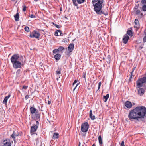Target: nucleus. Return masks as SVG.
Returning <instances> with one entry per match:
<instances>
[{"mask_svg": "<svg viewBox=\"0 0 146 146\" xmlns=\"http://www.w3.org/2000/svg\"><path fill=\"white\" fill-rule=\"evenodd\" d=\"M129 120H135L139 122V119L146 117V108L144 106H137L131 110L128 115Z\"/></svg>", "mask_w": 146, "mask_h": 146, "instance_id": "nucleus-1", "label": "nucleus"}, {"mask_svg": "<svg viewBox=\"0 0 146 146\" xmlns=\"http://www.w3.org/2000/svg\"><path fill=\"white\" fill-rule=\"evenodd\" d=\"M10 60L13 67L15 69L20 68L24 65L23 57L22 56H20L18 54L13 55Z\"/></svg>", "mask_w": 146, "mask_h": 146, "instance_id": "nucleus-2", "label": "nucleus"}, {"mask_svg": "<svg viewBox=\"0 0 146 146\" xmlns=\"http://www.w3.org/2000/svg\"><path fill=\"white\" fill-rule=\"evenodd\" d=\"M103 1V0H98L96 1H92V3L94 7V10L97 14L101 15L103 14L106 15H108V13L106 14L101 11Z\"/></svg>", "mask_w": 146, "mask_h": 146, "instance_id": "nucleus-3", "label": "nucleus"}, {"mask_svg": "<svg viewBox=\"0 0 146 146\" xmlns=\"http://www.w3.org/2000/svg\"><path fill=\"white\" fill-rule=\"evenodd\" d=\"M136 86L137 88H140L143 86V84L146 83V74L145 76L139 78L136 81Z\"/></svg>", "mask_w": 146, "mask_h": 146, "instance_id": "nucleus-4", "label": "nucleus"}, {"mask_svg": "<svg viewBox=\"0 0 146 146\" xmlns=\"http://www.w3.org/2000/svg\"><path fill=\"white\" fill-rule=\"evenodd\" d=\"M35 124H34L31 127L30 129V133H33L37 129L38 127V125L39 124V123L38 121H36Z\"/></svg>", "mask_w": 146, "mask_h": 146, "instance_id": "nucleus-5", "label": "nucleus"}, {"mask_svg": "<svg viewBox=\"0 0 146 146\" xmlns=\"http://www.w3.org/2000/svg\"><path fill=\"white\" fill-rule=\"evenodd\" d=\"M89 125L88 122H85L82 124L81 130L82 132H87L89 128Z\"/></svg>", "mask_w": 146, "mask_h": 146, "instance_id": "nucleus-6", "label": "nucleus"}, {"mask_svg": "<svg viewBox=\"0 0 146 146\" xmlns=\"http://www.w3.org/2000/svg\"><path fill=\"white\" fill-rule=\"evenodd\" d=\"M40 35V34L36 31H34L31 33L30 35V36L31 38H38Z\"/></svg>", "mask_w": 146, "mask_h": 146, "instance_id": "nucleus-7", "label": "nucleus"}, {"mask_svg": "<svg viewBox=\"0 0 146 146\" xmlns=\"http://www.w3.org/2000/svg\"><path fill=\"white\" fill-rule=\"evenodd\" d=\"M137 90V94L141 96H143L145 92V89L141 87L138 88Z\"/></svg>", "mask_w": 146, "mask_h": 146, "instance_id": "nucleus-8", "label": "nucleus"}, {"mask_svg": "<svg viewBox=\"0 0 146 146\" xmlns=\"http://www.w3.org/2000/svg\"><path fill=\"white\" fill-rule=\"evenodd\" d=\"M85 0H72V2L74 5L76 6L78 5V4L76 2V1L78 3L81 4L83 3Z\"/></svg>", "mask_w": 146, "mask_h": 146, "instance_id": "nucleus-9", "label": "nucleus"}, {"mask_svg": "<svg viewBox=\"0 0 146 146\" xmlns=\"http://www.w3.org/2000/svg\"><path fill=\"white\" fill-rule=\"evenodd\" d=\"M3 146H11V143L10 139H8L3 141Z\"/></svg>", "mask_w": 146, "mask_h": 146, "instance_id": "nucleus-10", "label": "nucleus"}, {"mask_svg": "<svg viewBox=\"0 0 146 146\" xmlns=\"http://www.w3.org/2000/svg\"><path fill=\"white\" fill-rule=\"evenodd\" d=\"M129 39V36L127 34H125L123 38V43L125 44H126L128 42V40Z\"/></svg>", "mask_w": 146, "mask_h": 146, "instance_id": "nucleus-11", "label": "nucleus"}, {"mask_svg": "<svg viewBox=\"0 0 146 146\" xmlns=\"http://www.w3.org/2000/svg\"><path fill=\"white\" fill-rule=\"evenodd\" d=\"M125 106L128 108H130L132 106L131 103L129 101H126L125 104Z\"/></svg>", "mask_w": 146, "mask_h": 146, "instance_id": "nucleus-12", "label": "nucleus"}, {"mask_svg": "<svg viewBox=\"0 0 146 146\" xmlns=\"http://www.w3.org/2000/svg\"><path fill=\"white\" fill-rule=\"evenodd\" d=\"M30 110L31 114H35L37 111H38V110L36 109L33 107H31L30 108Z\"/></svg>", "mask_w": 146, "mask_h": 146, "instance_id": "nucleus-13", "label": "nucleus"}, {"mask_svg": "<svg viewBox=\"0 0 146 146\" xmlns=\"http://www.w3.org/2000/svg\"><path fill=\"white\" fill-rule=\"evenodd\" d=\"M74 47V44L73 43L70 44L68 46V50L69 52H71L73 50Z\"/></svg>", "mask_w": 146, "mask_h": 146, "instance_id": "nucleus-14", "label": "nucleus"}, {"mask_svg": "<svg viewBox=\"0 0 146 146\" xmlns=\"http://www.w3.org/2000/svg\"><path fill=\"white\" fill-rule=\"evenodd\" d=\"M134 23V27L136 28L137 29L139 28L140 27V25L139 24V21L137 19H136L135 20Z\"/></svg>", "mask_w": 146, "mask_h": 146, "instance_id": "nucleus-15", "label": "nucleus"}, {"mask_svg": "<svg viewBox=\"0 0 146 146\" xmlns=\"http://www.w3.org/2000/svg\"><path fill=\"white\" fill-rule=\"evenodd\" d=\"M40 113L38 111H37V112L35 113V115L36 116V117L37 120H38L40 119Z\"/></svg>", "mask_w": 146, "mask_h": 146, "instance_id": "nucleus-16", "label": "nucleus"}, {"mask_svg": "<svg viewBox=\"0 0 146 146\" xmlns=\"http://www.w3.org/2000/svg\"><path fill=\"white\" fill-rule=\"evenodd\" d=\"M11 96L10 94H9L7 96L5 97L3 101V103L5 104H7L8 99Z\"/></svg>", "mask_w": 146, "mask_h": 146, "instance_id": "nucleus-17", "label": "nucleus"}, {"mask_svg": "<svg viewBox=\"0 0 146 146\" xmlns=\"http://www.w3.org/2000/svg\"><path fill=\"white\" fill-rule=\"evenodd\" d=\"M98 139L100 146H103V145H102L103 143V141L101 135L99 136L98 137Z\"/></svg>", "mask_w": 146, "mask_h": 146, "instance_id": "nucleus-18", "label": "nucleus"}, {"mask_svg": "<svg viewBox=\"0 0 146 146\" xmlns=\"http://www.w3.org/2000/svg\"><path fill=\"white\" fill-rule=\"evenodd\" d=\"M92 111L91 110L90 111L89 117L92 120H94L95 119V117L94 115H93L92 114Z\"/></svg>", "mask_w": 146, "mask_h": 146, "instance_id": "nucleus-19", "label": "nucleus"}, {"mask_svg": "<svg viewBox=\"0 0 146 146\" xmlns=\"http://www.w3.org/2000/svg\"><path fill=\"white\" fill-rule=\"evenodd\" d=\"M61 56V55L60 54L58 53L54 56V58L57 61L59 60Z\"/></svg>", "mask_w": 146, "mask_h": 146, "instance_id": "nucleus-20", "label": "nucleus"}, {"mask_svg": "<svg viewBox=\"0 0 146 146\" xmlns=\"http://www.w3.org/2000/svg\"><path fill=\"white\" fill-rule=\"evenodd\" d=\"M59 137V134L58 133H54L52 139H56L58 138Z\"/></svg>", "mask_w": 146, "mask_h": 146, "instance_id": "nucleus-21", "label": "nucleus"}, {"mask_svg": "<svg viewBox=\"0 0 146 146\" xmlns=\"http://www.w3.org/2000/svg\"><path fill=\"white\" fill-rule=\"evenodd\" d=\"M15 19L16 21H18L19 20V14L18 12L14 16Z\"/></svg>", "mask_w": 146, "mask_h": 146, "instance_id": "nucleus-22", "label": "nucleus"}, {"mask_svg": "<svg viewBox=\"0 0 146 146\" xmlns=\"http://www.w3.org/2000/svg\"><path fill=\"white\" fill-rule=\"evenodd\" d=\"M109 95L108 94H107L106 96H103V99H105L104 100V102H106L107 101V99L109 98Z\"/></svg>", "mask_w": 146, "mask_h": 146, "instance_id": "nucleus-23", "label": "nucleus"}, {"mask_svg": "<svg viewBox=\"0 0 146 146\" xmlns=\"http://www.w3.org/2000/svg\"><path fill=\"white\" fill-rule=\"evenodd\" d=\"M107 61L108 64H110L111 61V58L110 55H108L107 58Z\"/></svg>", "mask_w": 146, "mask_h": 146, "instance_id": "nucleus-24", "label": "nucleus"}, {"mask_svg": "<svg viewBox=\"0 0 146 146\" xmlns=\"http://www.w3.org/2000/svg\"><path fill=\"white\" fill-rule=\"evenodd\" d=\"M21 72V70L20 69H18L16 72V75L17 77H19L20 76V74Z\"/></svg>", "mask_w": 146, "mask_h": 146, "instance_id": "nucleus-25", "label": "nucleus"}, {"mask_svg": "<svg viewBox=\"0 0 146 146\" xmlns=\"http://www.w3.org/2000/svg\"><path fill=\"white\" fill-rule=\"evenodd\" d=\"M127 35H129L131 36H132L133 35L132 32L131 30H128L127 32Z\"/></svg>", "mask_w": 146, "mask_h": 146, "instance_id": "nucleus-26", "label": "nucleus"}, {"mask_svg": "<svg viewBox=\"0 0 146 146\" xmlns=\"http://www.w3.org/2000/svg\"><path fill=\"white\" fill-rule=\"evenodd\" d=\"M64 48L62 46L59 47L58 48L59 52H60L64 50Z\"/></svg>", "mask_w": 146, "mask_h": 146, "instance_id": "nucleus-27", "label": "nucleus"}, {"mask_svg": "<svg viewBox=\"0 0 146 146\" xmlns=\"http://www.w3.org/2000/svg\"><path fill=\"white\" fill-rule=\"evenodd\" d=\"M14 131L13 133L11 135V137L14 139V143H15L16 142V141L15 140V135L14 133Z\"/></svg>", "mask_w": 146, "mask_h": 146, "instance_id": "nucleus-28", "label": "nucleus"}, {"mask_svg": "<svg viewBox=\"0 0 146 146\" xmlns=\"http://www.w3.org/2000/svg\"><path fill=\"white\" fill-rule=\"evenodd\" d=\"M59 52V51H58V49H54L52 51L53 53L54 54H56L57 52Z\"/></svg>", "mask_w": 146, "mask_h": 146, "instance_id": "nucleus-29", "label": "nucleus"}, {"mask_svg": "<svg viewBox=\"0 0 146 146\" xmlns=\"http://www.w3.org/2000/svg\"><path fill=\"white\" fill-rule=\"evenodd\" d=\"M25 30L27 31V32H29V27L27 26H26L24 28Z\"/></svg>", "mask_w": 146, "mask_h": 146, "instance_id": "nucleus-30", "label": "nucleus"}, {"mask_svg": "<svg viewBox=\"0 0 146 146\" xmlns=\"http://www.w3.org/2000/svg\"><path fill=\"white\" fill-rule=\"evenodd\" d=\"M133 75V73H132V72H131V75L129 77V81H131V79L132 78V76Z\"/></svg>", "mask_w": 146, "mask_h": 146, "instance_id": "nucleus-31", "label": "nucleus"}, {"mask_svg": "<svg viewBox=\"0 0 146 146\" xmlns=\"http://www.w3.org/2000/svg\"><path fill=\"white\" fill-rule=\"evenodd\" d=\"M58 31V30H57L56 31L54 34V35L56 36H59V35L58 34V33L59 32Z\"/></svg>", "mask_w": 146, "mask_h": 146, "instance_id": "nucleus-32", "label": "nucleus"}, {"mask_svg": "<svg viewBox=\"0 0 146 146\" xmlns=\"http://www.w3.org/2000/svg\"><path fill=\"white\" fill-rule=\"evenodd\" d=\"M143 10L144 11H146V5H143L142 7Z\"/></svg>", "mask_w": 146, "mask_h": 146, "instance_id": "nucleus-33", "label": "nucleus"}, {"mask_svg": "<svg viewBox=\"0 0 146 146\" xmlns=\"http://www.w3.org/2000/svg\"><path fill=\"white\" fill-rule=\"evenodd\" d=\"M23 10L24 11H26L27 7L25 5H24L23 6Z\"/></svg>", "mask_w": 146, "mask_h": 146, "instance_id": "nucleus-34", "label": "nucleus"}, {"mask_svg": "<svg viewBox=\"0 0 146 146\" xmlns=\"http://www.w3.org/2000/svg\"><path fill=\"white\" fill-rule=\"evenodd\" d=\"M101 82H99L98 84V90H99L100 88L101 85Z\"/></svg>", "mask_w": 146, "mask_h": 146, "instance_id": "nucleus-35", "label": "nucleus"}, {"mask_svg": "<svg viewBox=\"0 0 146 146\" xmlns=\"http://www.w3.org/2000/svg\"><path fill=\"white\" fill-rule=\"evenodd\" d=\"M101 82H99L98 84V90H99L100 88L101 85Z\"/></svg>", "mask_w": 146, "mask_h": 146, "instance_id": "nucleus-36", "label": "nucleus"}, {"mask_svg": "<svg viewBox=\"0 0 146 146\" xmlns=\"http://www.w3.org/2000/svg\"><path fill=\"white\" fill-rule=\"evenodd\" d=\"M143 45L144 44H142L141 45H140L139 48V49L141 50V49H142L143 48Z\"/></svg>", "mask_w": 146, "mask_h": 146, "instance_id": "nucleus-37", "label": "nucleus"}, {"mask_svg": "<svg viewBox=\"0 0 146 146\" xmlns=\"http://www.w3.org/2000/svg\"><path fill=\"white\" fill-rule=\"evenodd\" d=\"M58 31H59V33L60 34V36H62L63 35V34L62 33V31L60 30H59Z\"/></svg>", "mask_w": 146, "mask_h": 146, "instance_id": "nucleus-38", "label": "nucleus"}, {"mask_svg": "<svg viewBox=\"0 0 146 146\" xmlns=\"http://www.w3.org/2000/svg\"><path fill=\"white\" fill-rule=\"evenodd\" d=\"M140 11L139 10H137L136 11L135 13L136 15H138L140 14Z\"/></svg>", "mask_w": 146, "mask_h": 146, "instance_id": "nucleus-39", "label": "nucleus"}, {"mask_svg": "<svg viewBox=\"0 0 146 146\" xmlns=\"http://www.w3.org/2000/svg\"><path fill=\"white\" fill-rule=\"evenodd\" d=\"M141 3L143 4H146V0H142Z\"/></svg>", "mask_w": 146, "mask_h": 146, "instance_id": "nucleus-40", "label": "nucleus"}, {"mask_svg": "<svg viewBox=\"0 0 146 146\" xmlns=\"http://www.w3.org/2000/svg\"><path fill=\"white\" fill-rule=\"evenodd\" d=\"M56 74H61V71L60 70H57L56 72Z\"/></svg>", "mask_w": 146, "mask_h": 146, "instance_id": "nucleus-41", "label": "nucleus"}, {"mask_svg": "<svg viewBox=\"0 0 146 146\" xmlns=\"http://www.w3.org/2000/svg\"><path fill=\"white\" fill-rule=\"evenodd\" d=\"M136 68V67L135 66H134L133 67V68L132 72V73H133V72L134 71V70Z\"/></svg>", "mask_w": 146, "mask_h": 146, "instance_id": "nucleus-42", "label": "nucleus"}, {"mask_svg": "<svg viewBox=\"0 0 146 146\" xmlns=\"http://www.w3.org/2000/svg\"><path fill=\"white\" fill-rule=\"evenodd\" d=\"M29 17H30L31 18L36 17L33 14H31L30 16H29Z\"/></svg>", "mask_w": 146, "mask_h": 146, "instance_id": "nucleus-43", "label": "nucleus"}, {"mask_svg": "<svg viewBox=\"0 0 146 146\" xmlns=\"http://www.w3.org/2000/svg\"><path fill=\"white\" fill-rule=\"evenodd\" d=\"M77 82V80H75L74 81L72 84V86H73L75 84H76Z\"/></svg>", "mask_w": 146, "mask_h": 146, "instance_id": "nucleus-44", "label": "nucleus"}, {"mask_svg": "<svg viewBox=\"0 0 146 146\" xmlns=\"http://www.w3.org/2000/svg\"><path fill=\"white\" fill-rule=\"evenodd\" d=\"M120 146H125L124 142V141H123L121 142Z\"/></svg>", "mask_w": 146, "mask_h": 146, "instance_id": "nucleus-45", "label": "nucleus"}, {"mask_svg": "<svg viewBox=\"0 0 146 146\" xmlns=\"http://www.w3.org/2000/svg\"><path fill=\"white\" fill-rule=\"evenodd\" d=\"M29 97V96L27 95L25 97V99L26 100H27Z\"/></svg>", "mask_w": 146, "mask_h": 146, "instance_id": "nucleus-46", "label": "nucleus"}, {"mask_svg": "<svg viewBox=\"0 0 146 146\" xmlns=\"http://www.w3.org/2000/svg\"><path fill=\"white\" fill-rule=\"evenodd\" d=\"M143 40L144 42H146V35L143 38Z\"/></svg>", "mask_w": 146, "mask_h": 146, "instance_id": "nucleus-47", "label": "nucleus"}, {"mask_svg": "<svg viewBox=\"0 0 146 146\" xmlns=\"http://www.w3.org/2000/svg\"><path fill=\"white\" fill-rule=\"evenodd\" d=\"M28 87V86H27L24 85L23 86V88L26 89Z\"/></svg>", "mask_w": 146, "mask_h": 146, "instance_id": "nucleus-48", "label": "nucleus"}, {"mask_svg": "<svg viewBox=\"0 0 146 146\" xmlns=\"http://www.w3.org/2000/svg\"><path fill=\"white\" fill-rule=\"evenodd\" d=\"M67 42V39H64L62 40V42H64V43L66 42Z\"/></svg>", "mask_w": 146, "mask_h": 146, "instance_id": "nucleus-49", "label": "nucleus"}, {"mask_svg": "<svg viewBox=\"0 0 146 146\" xmlns=\"http://www.w3.org/2000/svg\"><path fill=\"white\" fill-rule=\"evenodd\" d=\"M54 26L58 28L59 29L60 28L59 25L56 24L54 25Z\"/></svg>", "mask_w": 146, "mask_h": 146, "instance_id": "nucleus-50", "label": "nucleus"}, {"mask_svg": "<svg viewBox=\"0 0 146 146\" xmlns=\"http://www.w3.org/2000/svg\"><path fill=\"white\" fill-rule=\"evenodd\" d=\"M82 77L84 78H85V80H86V74H85V73H83Z\"/></svg>", "mask_w": 146, "mask_h": 146, "instance_id": "nucleus-51", "label": "nucleus"}, {"mask_svg": "<svg viewBox=\"0 0 146 146\" xmlns=\"http://www.w3.org/2000/svg\"><path fill=\"white\" fill-rule=\"evenodd\" d=\"M78 84H77L76 85V86L74 87V89H73V91L74 92L75 89L77 87V86H78Z\"/></svg>", "mask_w": 146, "mask_h": 146, "instance_id": "nucleus-52", "label": "nucleus"}, {"mask_svg": "<svg viewBox=\"0 0 146 146\" xmlns=\"http://www.w3.org/2000/svg\"><path fill=\"white\" fill-rule=\"evenodd\" d=\"M48 104H51V101H48Z\"/></svg>", "mask_w": 146, "mask_h": 146, "instance_id": "nucleus-53", "label": "nucleus"}, {"mask_svg": "<svg viewBox=\"0 0 146 146\" xmlns=\"http://www.w3.org/2000/svg\"><path fill=\"white\" fill-rule=\"evenodd\" d=\"M92 146H96V145L95 144H93Z\"/></svg>", "mask_w": 146, "mask_h": 146, "instance_id": "nucleus-54", "label": "nucleus"}, {"mask_svg": "<svg viewBox=\"0 0 146 146\" xmlns=\"http://www.w3.org/2000/svg\"><path fill=\"white\" fill-rule=\"evenodd\" d=\"M81 143L80 142H79L78 146H80Z\"/></svg>", "mask_w": 146, "mask_h": 146, "instance_id": "nucleus-55", "label": "nucleus"}, {"mask_svg": "<svg viewBox=\"0 0 146 146\" xmlns=\"http://www.w3.org/2000/svg\"><path fill=\"white\" fill-rule=\"evenodd\" d=\"M52 24H53L54 25L56 24L54 23L53 22H52Z\"/></svg>", "mask_w": 146, "mask_h": 146, "instance_id": "nucleus-56", "label": "nucleus"}, {"mask_svg": "<svg viewBox=\"0 0 146 146\" xmlns=\"http://www.w3.org/2000/svg\"><path fill=\"white\" fill-rule=\"evenodd\" d=\"M93 1H98V0H93Z\"/></svg>", "mask_w": 146, "mask_h": 146, "instance_id": "nucleus-57", "label": "nucleus"}, {"mask_svg": "<svg viewBox=\"0 0 146 146\" xmlns=\"http://www.w3.org/2000/svg\"><path fill=\"white\" fill-rule=\"evenodd\" d=\"M77 7V9H78V8H79V7L78 6V5L77 6H76Z\"/></svg>", "mask_w": 146, "mask_h": 146, "instance_id": "nucleus-58", "label": "nucleus"}, {"mask_svg": "<svg viewBox=\"0 0 146 146\" xmlns=\"http://www.w3.org/2000/svg\"><path fill=\"white\" fill-rule=\"evenodd\" d=\"M34 0L35 1H36V2L37 1H38V0Z\"/></svg>", "mask_w": 146, "mask_h": 146, "instance_id": "nucleus-59", "label": "nucleus"}, {"mask_svg": "<svg viewBox=\"0 0 146 146\" xmlns=\"http://www.w3.org/2000/svg\"><path fill=\"white\" fill-rule=\"evenodd\" d=\"M141 15H143V13H141Z\"/></svg>", "mask_w": 146, "mask_h": 146, "instance_id": "nucleus-60", "label": "nucleus"}, {"mask_svg": "<svg viewBox=\"0 0 146 146\" xmlns=\"http://www.w3.org/2000/svg\"><path fill=\"white\" fill-rule=\"evenodd\" d=\"M145 89V90H146V86Z\"/></svg>", "mask_w": 146, "mask_h": 146, "instance_id": "nucleus-61", "label": "nucleus"}, {"mask_svg": "<svg viewBox=\"0 0 146 146\" xmlns=\"http://www.w3.org/2000/svg\"><path fill=\"white\" fill-rule=\"evenodd\" d=\"M75 40V39H74V40H73V41H74V40Z\"/></svg>", "mask_w": 146, "mask_h": 146, "instance_id": "nucleus-62", "label": "nucleus"}, {"mask_svg": "<svg viewBox=\"0 0 146 146\" xmlns=\"http://www.w3.org/2000/svg\"><path fill=\"white\" fill-rule=\"evenodd\" d=\"M18 134L17 135V136H18Z\"/></svg>", "mask_w": 146, "mask_h": 146, "instance_id": "nucleus-63", "label": "nucleus"}, {"mask_svg": "<svg viewBox=\"0 0 146 146\" xmlns=\"http://www.w3.org/2000/svg\"><path fill=\"white\" fill-rule=\"evenodd\" d=\"M57 80H58V78H57Z\"/></svg>", "mask_w": 146, "mask_h": 146, "instance_id": "nucleus-64", "label": "nucleus"}]
</instances>
